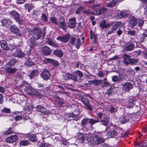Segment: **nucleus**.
Here are the masks:
<instances>
[{
    "label": "nucleus",
    "mask_w": 147,
    "mask_h": 147,
    "mask_svg": "<svg viewBox=\"0 0 147 147\" xmlns=\"http://www.w3.org/2000/svg\"><path fill=\"white\" fill-rule=\"evenodd\" d=\"M31 32V34L32 35V38L34 40H38L40 38L42 32L41 30L39 28H34Z\"/></svg>",
    "instance_id": "2"
},
{
    "label": "nucleus",
    "mask_w": 147,
    "mask_h": 147,
    "mask_svg": "<svg viewBox=\"0 0 147 147\" xmlns=\"http://www.w3.org/2000/svg\"><path fill=\"white\" fill-rule=\"evenodd\" d=\"M117 1L116 0H114L108 3L107 4V6L108 7H113L115 6L117 4Z\"/></svg>",
    "instance_id": "37"
},
{
    "label": "nucleus",
    "mask_w": 147,
    "mask_h": 147,
    "mask_svg": "<svg viewBox=\"0 0 147 147\" xmlns=\"http://www.w3.org/2000/svg\"><path fill=\"white\" fill-rule=\"evenodd\" d=\"M36 40H34V39L31 38L30 40V46L31 47H33L35 46L36 45V43L35 41Z\"/></svg>",
    "instance_id": "55"
},
{
    "label": "nucleus",
    "mask_w": 147,
    "mask_h": 147,
    "mask_svg": "<svg viewBox=\"0 0 147 147\" xmlns=\"http://www.w3.org/2000/svg\"><path fill=\"white\" fill-rule=\"evenodd\" d=\"M101 122L102 125L106 126L108 124V120L107 119H106V118H105L104 119L101 120Z\"/></svg>",
    "instance_id": "49"
},
{
    "label": "nucleus",
    "mask_w": 147,
    "mask_h": 147,
    "mask_svg": "<svg viewBox=\"0 0 147 147\" xmlns=\"http://www.w3.org/2000/svg\"><path fill=\"white\" fill-rule=\"evenodd\" d=\"M15 120L16 121L20 120L22 119V117L20 115H18L14 117Z\"/></svg>",
    "instance_id": "62"
},
{
    "label": "nucleus",
    "mask_w": 147,
    "mask_h": 147,
    "mask_svg": "<svg viewBox=\"0 0 147 147\" xmlns=\"http://www.w3.org/2000/svg\"><path fill=\"white\" fill-rule=\"evenodd\" d=\"M0 45L1 47L4 50H7L9 49L7 46L6 42L5 40H2L0 41Z\"/></svg>",
    "instance_id": "20"
},
{
    "label": "nucleus",
    "mask_w": 147,
    "mask_h": 147,
    "mask_svg": "<svg viewBox=\"0 0 147 147\" xmlns=\"http://www.w3.org/2000/svg\"><path fill=\"white\" fill-rule=\"evenodd\" d=\"M133 87L132 84L130 82H127L123 85V89L127 92H128L131 90Z\"/></svg>",
    "instance_id": "13"
},
{
    "label": "nucleus",
    "mask_w": 147,
    "mask_h": 147,
    "mask_svg": "<svg viewBox=\"0 0 147 147\" xmlns=\"http://www.w3.org/2000/svg\"><path fill=\"white\" fill-rule=\"evenodd\" d=\"M39 74L38 72L36 70H33L31 71L29 75V77L30 79H33L36 77Z\"/></svg>",
    "instance_id": "31"
},
{
    "label": "nucleus",
    "mask_w": 147,
    "mask_h": 147,
    "mask_svg": "<svg viewBox=\"0 0 147 147\" xmlns=\"http://www.w3.org/2000/svg\"><path fill=\"white\" fill-rule=\"evenodd\" d=\"M123 76L120 75L118 76H114L112 77L113 81L115 82H121L123 80Z\"/></svg>",
    "instance_id": "25"
},
{
    "label": "nucleus",
    "mask_w": 147,
    "mask_h": 147,
    "mask_svg": "<svg viewBox=\"0 0 147 147\" xmlns=\"http://www.w3.org/2000/svg\"><path fill=\"white\" fill-rule=\"evenodd\" d=\"M71 117L74 119L76 120H78L80 119V117L77 115L72 114L71 115Z\"/></svg>",
    "instance_id": "60"
},
{
    "label": "nucleus",
    "mask_w": 147,
    "mask_h": 147,
    "mask_svg": "<svg viewBox=\"0 0 147 147\" xmlns=\"http://www.w3.org/2000/svg\"><path fill=\"white\" fill-rule=\"evenodd\" d=\"M71 77V74H66L64 78L65 80H69L70 79V77Z\"/></svg>",
    "instance_id": "59"
},
{
    "label": "nucleus",
    "mask_w": 147,
    "mask_h": 147,
    "mask_svg": "<svg viewBox=\"0 0 147 147\" xmlns=\"http://www.w3.org/2000/svg\"><path fill=\"white\" fill-rule=\"evenodd\" d=\"M53 53L59 57H61L63 55V53L61 50H55L53 51Z\"/></svg>",
    "instance_id": "34"
},
{
    "label": "nucleus",
    "mask_w": 147,
    "mask_h": 147,
    "mask_svg": "<svg viewBox=\"0 0 147 147\" xmlns=\"http://www.w3.org/2000/svg\"><path fill=\"white\" fill-rule=\"evenodd\" d=\"M129 13V11L128 10H123L121 11H120L118 12V16L119 17L118 18L126 17L128 16Z\"/></svg>",
    "instance_id": "12"
},
{
    "label": "nucleus",
    "mask_w": 147,
    "mask_h": 147,
    "mask_svg": "<svg viewBox=\"0 0 147 147\" xmlns=\"http://www.w3.org/2000/svg\"><path fill=\"white\" fill-rule=\"evenodd\" d=\"M9 30L11 32L17 36H20L22 35L21 31L19 28L15 24L11 25L9 27Z\"/></svg>",
    "instance_id": "3"
},
{
    "label": "nucleus",
    "mask_w": 147,
    "mask_h": 147,
    "mask_svg": "<svg viewBox=\"0 0 147 147\" xmlns=\"http://www.w3.org/2000/svg\"><path fill=\"white\" fill-rule=\"evenodd\" d=\"M59 25L61 28L63 29L65 26V19L63 17H61L59 19Z\"/></svg>",
    "instance_id": "29"
},
{
    "label": "nucleus",
    "mask_w": 147,
    "mask_h": 147,
    "mask_svg": "<svg viewBox=\"0 0 147 147\" xmlns=\"http://www.w3.org/2000/svg\"><path fill=\"white\" fill-rule=\"evenodd\" d=\"M41 51L43 55L45 56L49 55L51 52V50L47 47H42Z\"/></svg>",
    "instance_id": "15"
},
{
    "label": "nucleus",
    "mask_w": 147,
    "mask_h": 147,
    "mask_svg": "<svg viewBox=\"0 0 147 147\" xmlns=\"http://www.w3.org/2000/svg\"><path fill=\"white\" fill-rule=\"evenodd\" d=\"M17 70V69L15 68L7 67L5 69L6 72L9 74H12L15 73Z\"/></svg>",
    "instance_id": "28"
},
{
    "label": "nucleus",
    "mask_w": 147,
    "mask_h": 147,
    "mask_svg": "<svg viewBox=\"0 0 147 147\" xmlns=\"http://www.w3.org/2000/svg\"><path fill=\"white\" fill-rule=\"evenodd\" d=\"M13 55L15 57H24V54L20 49H18L14 52Z\"/></svg>",
    "instance_id": "24"
},
{
    "label": "nucleus",
    "mask_w": 147,
    "mask_h": 147,
    "mask_svg": "<svg viewBox=\"0 0 147 147\" xmlns=\"http://www.w3.org/2000/svg\"><path fill=\"white\" fill-rule=\"evenodd\" d=\"M102 133L101 132L94 135V137L96 139L95 141V145H98L105 141V139L100 136H102Z\"/></svg>",
    "instance_id": "4"
},
{
    "label": "nucleus",
    "mask_w": 147,
    "mask_h": 147,
    "mask_svg": "<svg viewBox=\"0 0 147 147\" xmlns=\"http://www.w3.org/2000/svg\"><path fill=\"white\" fill-rule=\"evenodd\" d=\"M127 32L128 34L131 36H134L136 34V32L134 30H129Z\"/></svg>",
    "instance_id": "54"
},
{
    "label": "nucleus",
    "mask_w": 147,
    "mask_h": 147,
    "mask_svg": "<svg viewBox=\"0 0 147 147\" xmlns=\"http://www.w3.org/2000/svg\"><path fill=\"white\" fill-rule=\"evenodd\" d=\"M110 131H109L108 134L110 137H112L114 136H115L117 134V131L115 130L114 129H110Z\"/></svg>",
    "instance_id": "32"
},
{
    "label": "nucleus",
    "mask_w": 147,
    "mask_h": 147,
    "mask_svg": "<svg viewBox=\"0 0 147 147\" xmlns=\"http://www.w3.org/2000/svg\"><path fill=\"white\" fill-rule=\"evenodd\" d=\"M16 62L15 60L12 59L10 61L8 62V65L11 66H13Z\"/></svg>",
    "instance_id": "52"
},
{
    "label": "nucleus",
    "mask_w": 147,
    "mask_h": 147,
    "mask_svg": "<svg viewBox=\"0 0 147 147\" xmlns=\"http://www.w3.org/2000/svg\"><path fill=\"white\" fill-rule=\"evenodd\" d=\"M69 35L67 34L63 36L58 37L57 39V40L62 42H66L69 40Z\"/></svg>",
    "instance_id": "17"
},
{
    "label": "nucleus",
    "mask_w": 147,
    "mask_h": 147,
    "mask_svg": "<svg viewBox=\"0 0 147 147\" xmlns=\"http://www.w3.org/2000/svg\"><path fill=\"white\" fill-rule=\"evenodd\" d=\"M54 61L52 59L49 58H45L43 60V62L45 64H47L49 63H53Z\"/></svg>",
    "instance_id": "45"
},
{
    "label": "nucleus",
    "mask_w": 147,
    "mask_h": 147,
    "mask_svg": "<svg viewBox=\"0 0 147 147\" xmlns=\"http://www.w3.org/2000/svg\"><path fill=\"white\" fill-rule=\"evenodd\" d=\"M137 35L139 37L140 42H143L147 37V30L145 31L142 29H140L138 32Z\"/></svg>",
    "instance_id": "5"
},
{
    "label": "nucleus",
    "mask_w": 147,
    "mask_h": 147,
    "mask_svg": "<svg viewBox=\"0 0 147 147\" xmlns=\"http://www.w3.org/2000/svg\"><path fill=\"white\" fill-rule=\"evenodd\" d=\"M77 38L73 37H71L70 39V42L72 45H74L76 43Z\"/></svg>",
    "instance_id": "48"
},
{
    "label": "nucleus",
    "mask_w": 147,
    "mask_h": 147,
    "mask_svg": "<svg viewBox=\"0 0 147 147\" xmlns=\"http://www.w3.org/2000/svg\"><path fill=\"white\" fill-rule=\"evenodd\" d=\"M116 111V109L114 106H111L110 107L109 111L110 112L113 113L115 112Z\"/></svg>",
    "instance_id": "63"
},
{
    "label": "nucleus",
    "mask_w": 147,
    "mask_h": 147,
    "mask_svg": "<svg viewBox=\"0 0 147 147\" xmlns=\"http://www.w3.org/2000/svg\"><path fill=\"white\" fill-rule=\"evenodd\" d=\"M102 80H94L92 81V84H93L96 86H98L100 84H101L102 83Z\"/></svg>",
    "instance_id": "41"
},
{
    "label": "nucleus",
    "mask_w": 147,
    "mask_h": 147,
    "mask_svg": "<svg viewBox=\"0 0 147 147\" xmlns=\"http://www.w3.org/2000/svg\"><path fill=\"white\" fill-rule=\"evenodd\" d=\"M137 62V60L134 59H130L129 61V64H135Z\"/></svg>",
    "instance_id": "57"
},
{
    "label": "nucleus",
    "mask_w": 147,
    "mask_h": 147,
    "mask_svg": "<svg viewBox=\"0 0 147 147\" xmlns=\"http://www.w3.org/2000/svg\"><path fill=\"white\" fill-rule=\"evenodd\" d=\"M2 111L3 112L5 113H9L10 112V110L9 108H4L2 109Z\"/></svg>",
    "instance_id": "58"
},
{
    "label": "nucleus",
    "mask_w": 147,
    "mask_h": 147,
    "mask_svg": "<svg viewBox=\"0 0 147 147\" xmlns=\"http://www.w3.org/2000/svg\"><path fill=\"white\" fill-rule=\"evenodd\" d=\"M75 46L77 49H78L80 46L81 45V43L80 42V39L79 38H77Z\"/></svg>",
    "instance_id": "36"
},
{
    "label": "nucleus",
    "mask_w": 147,
    "mask_h": 147,
    "mask_svg": "<svg viewBox=\"0 0 147 147\" xmlns=\"http://www.w3.org/2000/svg\"><path fill=\"white\" fill-rule=\"evenodd\" d=\"M36 111H39L44 114H47V113L45 108L40 105H38L36 107Z\"/></svg>",
    "instance_id": "23"
},
{
    "label": "nucleus",
    "mask_w": 147,
    "mask_h": 147,
    "mask_svg": "<svg viewBox=\"0 0 147 147\" xmlns=\"http://www.w3.org/2000/svg\"><path fill=\"white\" fill-rule=\"evenodd\" d=\"M76 22L75 18L70 19L68 22V26L70 28H74L76 25Z\"/></svg>",
    "instance_id": "19"
},
{
    "label": "nucleus",
    "mask_w": 147,
    "mask_h": 147,
    "mask_svg": "<svg viewBox=\"0 0 147 147\" xmlns=\"http://www.w3.org/2000/svg\"><path fill=\"white\" fill-rule=\"evenodd\" d=\"M102 81L103 82L101 84L102 87H106V89L108 88L110 90L112 89V85L107 81L106 78H104Z\"/></svg>",
    "instance_id": "14"
},
{
    "label": "nucleus",
    "mask_w": 147,
    "mask_h": 147,
    "mask_svg": "<svg viewBox=\"0 0 147 147\" xmlns=\"http://www.w3.org/2000/svg\"><path fill=\"white\" fill-rule=\"evenodd\" d=\"M110 25L109 24H106V22L105 20L102 21L100 24V27L102 28H106Z\"/></svg>",
    "instance_id": "38"
},
{
    "label": "nucleus",
    "mask_w": 147,
    "mask_h": 147,
    "mask_svg": "<svg viewBox=\"0 0 147 147\" xmlns=\"http://www.w3.org/2000/svg\"><path fill=\"white\" fill-rule=\"evenodd\" d=\"M13 133V132L12 131L11 129H8L7 131L4 132L3 135H9Z\"/></svg>",
    "instance_id": "53"
},
{
    "label": "nucleus",
    "mask_w": 147,
    "mask_h": 147,
    "mask_svg": "<svg viewBox=\"0 0 147 147\" xmlns=\"http://www.w3.org/2000/svg\"><path fill=\"white\" fill-rule=\"evenodd\" d=\"M70 79H72L74 81H76L77 80V77L74 74H71Z\"/></svg>",
    "instance_id": "56"
},
{
    "label": "nucleus",
    "mask_w": 147,
    "mask_h": 147,
    "mask_svg": "<svg viewBox=\"0 0 147 147\" xmlns=\"http://www.w3.org/2000/svg\"><path fill=\"white\" fill-rule=\"evenodd\" d=\"M130 56L127 54H124L123 56V61L124 63L126 65L129 64V61Z\"/></svg>",
    "instance_id": "26"
},
{
    "label": "nucleus",
    "mask_w": 147,
    "mask_h": 147,
    "mask_svg": "<svg viewBox=\"0 0 147 147\" xmlns=\"http://www.w3.org/2000/svg\"><path fill=\"white\" fill-rule=\"evenodd\" d=\"M33 5L32 4L29 3L26 4L25 5V7L26 10L29 12L33 8Z\"/></svg>",
    "instance_id": "35"
},
{
    "label": "nucleus",
    "mask_w": 147,
    "mask_h": 147,
    "mask_svg": "<svg viewBox=\"0 0 147 147\" xmlns=\"http://www.w3.org/2000/svg\"><path fill=\"white\" fill-rule=\"evenodd\" d=\"M40 147H50V144L45 142L41 144Z\"/></svg>",
    "instance_id": "51"
},
{
    "label": "nucleus",
    "mask_w": 147,
    "mask_h": 147,
    "mask_svg": "<svg viewBox=\"0 0 147 147\" xmlns=\"http://www.w3.org/2000/svg\"><path fill=\"white\" fill-rule=\"evenodd\" d=\"M26 0H16V3L18 4H22L24 3Z\"/></svg>",
    "instance_id": "64"
},
{
    "label": "nucleus",
    "mask_w": 147,
    "mask_h": 147,
    "mask_svg": "<svg viewBox=\"0 0 147 147\" xmlns=\"http://www.w3.org/2000/svg\"><path fill=\"white\" fill-rule=\"evenodd\" d=\"M26 136L30 140L33 142H35L37 140L36 135L34 134H26Z\"/></svg>",
    "instance_id": "27"
},
{
    "label": "nucleus",
    "mask_w": 147,
    "mask_h": 147,
    "mask_svg": "<svg viewBox=\"0 0 147 147\" xmlns=\"http://www.w3.org/2000/svg\"><path fill=\"white\" fill-rule=\"evenodd\" d=\"M136 101L135 99H129L128 101V107L129 108H133L135 105Z\"/></svg>",
    "instance_id": "30"
},
{
    "label": "nucleus",
    "mask_w": 147,
    "mask_h": 147,
    "mask_svg": "<svg viewBox=\"0 0 147 147\" xmlns=\"http://www.w3.org/2000/svg\"><path fill=\"white\" fill-rule=\"evenodd\" d=\"M82 101L86 108L91 111H92L93 107L90 103L89 100L86 98L83 97L82 98Z\"/></svg>",
    "instance_id": "6"
},
{
    "label": "nucleus",
    "mask_w": 147,
    "mask_h": 147,
    "mask_svg": "<svg viewBox=\"0 0 147 147\" xmlns=\"http://www.w3.org/2000/svg\"><path fill=\"white\" fill-rule=\"evenodd\" d=\"M99 122V121L98 120H95L92 118L90 119L89 120V122L92 125H93L94 124Z\"/></svg>",
    "instance_id": "46"
},
{
    "label": "nucleus",
    "mask_w": 147,
    "mask_h": 147,
    "mask_svg": "<svg viewBox=\"0 0 147 147\" xmlns=\"http://www.w3.org/2000/svg\"><path fill=\"white\" fill-rule=\"evenodd\" d=\"M50 20L52 23L56 25H58V19L55 17H52L50 18Z\"/></svg>",
    "instance_id": "43"
},
{
    "label": "nucleus",
    "mask_w": 147,
    "mask_h": 147,
    "mask_svg": "<svg viewBox=\"0 0 147 147\" xmlns=\"http://www.w3.org/2000/svg\"><path fill=\"white\" fill-rule=\"evenodd\" d=\"M12 22L11 20L8 18H4L1 21L2 26L5 28L8 27L12 23Z\"/></svg>",
    "instance_id": "7"
},
{
    "label": "nucleus",
    "mask_w": 147,
    "mask_h": 147,
    "mask_svg": "<svg viewBox=\"0 0 147 147\" xmlns=\"http://www.w3.org/2000/svg\"><path fill=\"white\" fill-rule=\"evenodd\" d=\"M29 142L28 140H22L20 142L19 144L21 146H26L29 144Z\"/></svg>",
    "instance_id": "39"
},
{
    "label": "nucleus",
    "mask_w": 147,
    "mask_h": 147,
    "mask_svg": "<svg viewBox=\"0 0 147 147\" xmlns=\"http://www.w3.org/2000/svg\"><path fill=\"white\" fill-rule=\"evenodd\" d=\"M107 9L104 7H101L98 9H95L96 15L102 14L107 11Z\"/></svg>",
    "instance_id": "22"
},
{
    "label": "nucleus",
    "mask_w": 147,
    "mask_h": 147,
    "mask_svg": "<svg viewBox=\"0 0 147 147\" xmlns=\"http://www.w3.org/2000/svg\"><path fill=\"white\" fill-rule=\"evenodd\" d=\"M144 22V20L143 18H139L138 21H137V23L138 24L139 26L141 27L143 25Z\"/></svg>",
    "instance_id": "47"
},
{
    "label": "nucleus",
    "mask_w": 147,
    "mask_h": 147,
    "mask_svg": "<svg viewBox=\"0 0 147 147\" xmlns=\"http://www.w3.org/2000/svg\"><path fill=\"white\" fill-rule=\"evenodd\" d=\"M89 119L88 118H85L83 119L81 121V124L82 125H85L89 122Z\"/></svg>",
    "instance_id": "42"
},
{
    "label": "nucleus",
    "mask_w": 147,
    "mask_h": 147,
    "mask_svg": "<svg viewBox=\"0 0 147 147\" xmlns=\"http://www.w3.org/2000/svg\"><path fill=\"white\" fill-rule=\"evenodd\" d=\"M40 76L44 80H47L49 79L51 76V74L50 72L47 70L45 69L41 73Z\"/></svg>",
    "instance_id": "9"
},
{
    "label": "nucleus",
    "mask_w": 147,
    "mask_h": 147,
    "mask_svg": "<svg viewBox=\"0 0 147 147\" xmlns=\"http://www.w3.org/2000/svg\"><path fill=\"white\" fill-rule=\"evenodd\" d=\"M137 23V19L134 16L130 17L129 21V25L130 27L133 28Z\"/></svg>",
    "instance_id": "11"
},
{
    "label": "nucleus",
    "mask_w": 147,
    "mask_h": 147,
    "mask_svg": "<svg viewBox=\"0 0 147 147\" xmlns=\"http://www.w3.org/2000/svg\"><path fill=\"white\" fill-rule=\"evenodd\" d=\"M95 5H93V8H92L91 10L88 9L85 10L83 11L84 13L89 15H96L95 8Z\"/></svg>",
    "instance_id": "18"
},
{
    "label": "nucleus",
    "mask_w": 147,
    "mask_h": 147,
    "mask_svg": "<svg viewBox=\"0 0 147 147\" xmlns=\"http://www.w3.org/2000/svg\"><path fill=\"white\" fill-rule=\"evenodd\" d=\"M18 139V136L17 135H12L6 138V141L8 143H12L16 142Z\"/></svg>",
    "instance_id": "8"
},
{
    "label": "nucleus",
    "mask_w": 147,
    "mask_h": 147,
    "mask_svg": "<svg viewBox=\"0 0 147 147\" xmlns=\"http://www.w3.org/2000/svg\"><path fill=\"white\" fill-rule=\"evenodd\" d=\"M86 137L89 144L91 145H95V141L92 134H88L86 135Z\"/></svg>",
    "instance_id": "16"
},
{
    "label": "nucleus",
    "mask_w": 147,
    "mask_h": 147,
    "mask_svg": "<svg viewBox=\"0 0 147 147\" xmlns=\"http://www.w3.org/2000/svg\"><path fill=\"white\" fill-rule=\"evenodd\" d=\"M90 37L92 39H93V40L95 42L97 38L96 35L93 31L91 30L90 31Z\"/></svg>",
    "instance_id": "40"
},
{
    "label": "nucleus",
    "mask_w": 147,
    "mask_h": 147,
    "mask_svg": "<svg viewBox=\"0 0 147 147\" xmlns=\"http://www.w3.org/2000/svg\"><path fill=\"white\" fill-rule=\"evenodd\" d=\"M33 64V63L30 60L27 59L26 60L25 65L28 67H30Z\"/></svg>",
    "instance_id": "44"
},
{
    "label": "nucleus",
    "mask_w": 147,
    "mask_h": 147,
    "mask_svg": "<svg viewBox=\"0 0 147 147\" xmlns=\"http://www.w3.org/2000/svg\"><path fill=\"white\" fill-rule=\"evenodd\" d=\"M97 116L99 118H101L104 115L102 113L98 112L96 113Z\"/></svg>",
    "instance_id": "61"
},
{
    "label": "nucleus",
    "mask_w": 147,
    "mask_h": 147,
    "mask_svg": "<svg viewBox=\"0 0 147 147\" xmlns=\"http://www.w3.org/2000/svg\"><path fill=\"white\" fill-rule=\"evenodd\" d=\"M121 24V22L120 21L117 22L113 24L111 30L108 31L107 34L109 35L113 33Z\"/></svg>",
    "instance_id": "10"
},
{
    "label": "nucleus",
    "mask_w": 147,
    "mask_h": 147,
    "mask_svg": "<svg viewBox=\"0 0 147 147\" xmlns=\"http://www.w3.org/2000/svg\"><path fill=\"white\" fill-rule=\"evenodd\" d=\"M24 90L26 93L29 95L33 94L34 92V89L30 86L26 87Z\"/></svg>",
    "instance_id": "21"
},
{
    "label": "nucleus",
    "mask_w": 147,
    "mask_h": 147,
    "mask_svg": "<svg viewBox=\"0 0 147 147\" xmlns=\"http://www.w3.org/2000/svg\"><path fill=\"white\" fill-rule=\"evenodd\" d=\"M134 47V45L133 43H131L130 44L125 47H124V49L127 51H130L133 49Z\"/></svg>",
    "instance_id": "33"
},
{
    "label": "nucleus",
    "mask_w": 147,
    "mask_h": 147,
    "mask_svg": "<svg viewBox=\"0 0 147 147\" xmlns=\"http://www.w3.org/2000/svg\"><path fill=\"white\" fill-rule=\"evenodd\" d=\"M47 43L49 44V45H51L53 47H55L56 46V45L54 43V42L51 40H48L47 41Z\"/></svg>",
    "instance_id": "50"
},
{
    "label": "nucleus",
    "mask_w": 147,
    "mask_h": 147,
    "mask_svg": "<svg viewBox=\"0 0 147 147\" xmlns=\"http://www.w3.org/2000/svg\"><path fill=\"white\" fill-rule=\"evenodd\" d=\"M10 15L13 17L14 20L20 25H22L23 24V21L20 18V15L15 10L11 11L9 13Z\"/></svg>",
    "instance_id": "1"
}]
</instances>
